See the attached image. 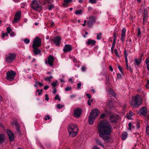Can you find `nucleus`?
Wrapping results in <instances>:
<instances>
[{
  "instance_id": "nucleus-1",
  "label": "nucleus",
  "mask_w": 149,
  "mask_h": 149,
  "mask_svg": "<svg viewBox=\"0 0 149 149\" xmlns=\"http://www.w3.org/2000/svg\"><path fill=\"white\" fill-rule=\"evenodd\" d=\"M112 131V126L109 122L104 120L100 122L98 127V132L100 136L104 141H108L110 139Z\"/></svg>"
},
{
  "instance_id": "nucleus-2",
  "label": "nucleus",
  "mask_w": 149,
  "mask_h": 149,
  "mask_svg": "<svg viewBox=\"0 0 149 149\" xmlns=\"http://www.w3.org/2000/svg\"><path fill=\"white\" fill-rule=\"evenodd\" d=\"M100 113L99 111L97 109H95L92 110L89 116V124L90 125L93 124L95 118L98 116Z\"/></svg>"
},
{
  "instance_id": "nucleus-3",
  "label": "nucleus",
  "mask_w": 149,
  "mask_h": 149,
  "mask_svg": "<svg viewBox=\"0 0 149 149\" xmlns=\"http://www.w3.org/2000/svg\"><path fill=\"white\" fill-rule=\"evenodd\" d=\"M68 130L69 135L72 137H74L77 135L78 129L75 124H71L68 127Z\"/></svg>"
},
{
  "instance_id": "nucleus-4",
  "label": "nucleus",
  "mask_w": 149,
  "mask_h": 149,
  "mask_svg": "<svg viewBox=\"0 0 149 149\" xmlns=\"http://www.w3.org/2000/svg\"><path fill=\"white\" fill-rule=\"evenodd\" d=\"M141 97L139 95H137L132 98L130 104L133 107H138L141 105Z\"/></svg>"
},
{
  "instance_id": "nucleus-5",
  "label": "nucleus",
  "mask_w": 149,
  "mask_h": 149,
  "mask_svg": "<svg viewBox=\"0 0 149 149\" xmlns=\"http://www.w3.org/2000/svg\"><path fill=\"white\" fill-rule=\"evenodd\" d=\"M16 57L15 53H10L7 55L5 59L7 63H11L13 62Z\"/></svg>"
},
{
  "instance_id": "nucleus-6",
  "label": "nucleus",
  "mask_w": 149,
  "mask_h": 149,
  "mask_svg": "<svg viewBox=\"0 0 149 149\" xmlns=\"http://www.w3.org/2000/svg\"><path fill=\"white\" fill-rule=\"evenodd\" d=\"M41 39L38 37L35 38L33 41L32 47L33 48H38L41 45Z\"/></svg>"
},
{
  "instance_id": "nucleus-7",
  "label": "nucleus",
  "mask_w": 149,
  "mask_h": 149,
  "mask_svg": "<svg viewBox=\"0 0 149 149\" xmlns=\"http://www.w3.org/2000/svg\"><path fill=\"white\" fill-rule=\"evenodd\" d=\"M7 76L6 79L10 81H12L14 79L16 75L15 72L11 70L10 71H8L6 73Z\"/></svg>"
},
{
  "instance_id": "nucleus-8",
  "label": "nucleus",
  "mask_w": 149,
  "mask_h": 149,
  "mask_svg": "<svg viewBox=\"0 0 149 149\" xmlns=\"http://www.w3.org/2000/svg\"><path fill=\"white\" fill-rule=\"evenodd\" d=\"M31 7L34 10H38V9L40 7L37 0H33L31 2Z\"/></svg>"
},
{
  "instance_id": "nucleus-9",
  "label": "nucleus",
  "mask_w": 149,
  "mask_h": 149,
  "mask_svg": "<svg viewBox=\"0 0 149 149\" xmlns=\"http://www.w3.org/2000/svg\"><path fill=\"white\" fill-rule=\"evenodd\" d=\"M21 12L20 11H19L16 12L15 14L14 19L13 22V23H18L20 19Z\"/></svg>"
},
{
  "instance_id": "nucleus-10",
  "label": "nucleus",
  "mask_w": 149,
  "mask_h": 149,
  "mask_svg": "<svg viewBox=\"0 0 149 149\" xmlns=\"http://www.w3.org/2000/svg\"><path fill=\"white\" fill-rule=\"evenodd\" d=\"M54 2L53 0H47V8L49 10H51L55 7L54 4L53 3Z\"/></svg>"
},
{
  "instance_id": "nucleus-11",
  "label": "nucleus",
  "mask_w": 149,
  "mask_h": 149,
  "mask_svg": "<svg viewBox=\"0 0 149 149\" xmlns=\"http://www.w3.org/2000/svg\"><path fill=\"white\" fill-rule=\"evenodd\" d=\"M7 132L10 141L11 142L13 141L15 139L14 134L11 131L8 130H7Z\"/></svg>"
},
{
  "instance_id": "nucleus-12",
  "label": "nucleus",
  "mask_w": 149,
  "mask_h": 149,
  "mask_svg": "<svg viewBox=\"0 0 149 149\" xmlns=\"http://www.w3.org/2000/svg\"><path fill=\"white\" fill-rule=\"evenodd\" d=\"M82 110L81 109L77 108L74 111V115L77 118L79 117L81 115Z\"/></svg>"
},
{
  "instance_id": "nucleus-13",
  "label": "nucleus",
  "mask_w": 149,
  "mask_h": 149,
  "mask_svg": "<svg viewBox=\"0 0 149 149\" xmlns=\"http://www.w3.org/2000/svg\"><path fill=\"white\" fill-rule=\"evenodd\" d=\"M89 19L87 22L88 27H91L93 25V23L95 21V18L94 17L91 16L89 17Z\"/></svg>"
},
{
  "instance_id": "nucleus-14",
  "label": "nucleus",
  "mask_w": 149,
  "mask_h": 149,
  "mask_svg": "<svg viewBox=\"0 0 149 149\" xmlns=\"http://www.w3.org/2000/svg\"><path fill=\"white\" fill-rule=\"evenodd\" d=\"M54 61V57L52 55H49L48 57V61H47L48 64L50 66L53 65V62Z\"/></svg>"
},
{
  "instance_id": "nucleus-15",
  "label": "nucleus",
  "mask_w": 149,
  "mask_h": 149,
  "mask_svg": "<svg viewBox=\"0 0 149 149\" xmlns=\"http://www.w3.org/2000/svg\"><path fill=\"white\" fill-rule=\"evenodd\" d=\"M148 17V11L146 9H145L143 12V24H145L147 22V19Z\"/></svg>"
},
{
  "instance_id": "nucleus-16",
  "label": "nucleus",
  "mask_w": 149,
  "mask_h": 149,
  "mask_svg": "<svg viewBox=\"0 0 149 149\" xmlns=\"http://www.w3.org/2000/svg\"><path fill=\"white\" fill-rule=\"evenodd\" d=\"M72 49V48L71 45H66L64 47L63 51L64 52H67L71 51Z\"/></svg>"
},
{
  "instance_id": "nucleus-17",
  "label": "nucleus",
  "mask_w": 149,
  "mask_h": 149,
  "mask_svg": "<svg viewBox=\"0 0 149 149\" xmlns=\"http://www.w3.org/2000/svg\"><path fill=\"white\" fill-rule=\"evenodd\" d=\"M61 40V38L59 36L56 37L54 40L53 41L55 45L57 46H59V44Z\"/></svg>"
},
{
  "instance_id": "nucleus-18",
  "label": "nucleus",
  "mask_w": 149,
  "mask_h": 149,
  "mask_svg": "<svg viewBox=\"0 0 149 149\" xmlns=\"http://www.w3.org/2000/svg\"><path fill=\"white\" fill-rule=\"evenodd\" d=\"M140 113L142 115L146 116L147 113V109L146 107H143L139 111Z\"/></svg>"
},
{
  "instance_id": "nucleus-19",
  "label": "nucleus",
  "mask_w": 149,
  "mask_h": 149,
  "mask_svg": "<svg viewBox=\"0 0 149 149\" xmlns=\"http://www.w3.org/2000/svg\"><path fill=\"white\" fill-rule=\"evenodd\" d=\"M126 32V29L125 28H123L121 31V38L120 40L121 41L123 42L124 41L125 37V33Z\"/></svg>"
},
{
  "instance_id": "nucleus-20",
  "label": "nucleus",
  "mask_w": 149,
  "mask_h": 149,
  "mask_svg": "<svg viewBox=\"0 0 149 149\" xmlns=\"http://www.w3.org/2000/svg\"><path fill=\"white\" fill-rule=\"evenodd\" d=\"M110 121L113 123H115L117 119V117L116 115H111L109 118Z\"/></svg>"
},
{
  "instance_id": "nucleus-21",
  "label": "nucleus",
  "mask_w": 149,
  "mask_h": 149,
  "mask_svg": "<svg viewBox=\"0 0 149 149\" xmlns=\"http://www.w3.org/2000/svg\"><path fill=\"white\" fill-rule=\"evenodd\" d=\"M12 124L13 125H15L17 131L19 133L20 131L19 128L20 127V125L17 122L14 121L12 123Z\"/></svg>"
},
{
  "instance_id": "nucleus-22",
  "label": "nucleus",
  "mask_w": 149,
  "mask_h": 149,
  "mask_svg": "<svg viewBox=\"0 0 149 149\" xmlns=\"http://www.w3.org/2000/svg\"><path fill=\"white\" fill-rule=\"evenodd\" d=\"M96 43V41L95 40H91L90 39H89L87 42L88 45H91L92 46H94Z\"/></svg>"
},
{
  "instance_id": "nucleus-23",
  "label": "nucleus",
  "mask_w": 149,
  "mask_h": 149,
  "mask_svg": "<svg viewBox=\"0 0 149 149\" xmlns=\"http://www.w3.org/2000/svg\"><path fill=\"white\" fill-rule=\"evenodd\" d=\"M135 63L134 64L135 65L139 66L142 61V58H139V59L135 58L134 59Z\"/></svg>"
},
{
  "instance_id": "nucleus-24",
  "label": "nucleus",
  "mask_w": 149,
  "mask_h": 149,
  "mask_svg": "<svg viewBox=\"0 0 149 149\" xmlns=\"http://www.w3.org/2000/svg\"><path fill=\"white\" fill-rule=\"evenodd\" d=\"M33 52L35 55H37L40 54L41 53L40 50L38 49V48H33Z\"/></svg>"
},
{
  "instance_id": "nucleus-25",
  "label": "nucleus",
  "mask_w": 149,
  "mask_h": 149,
  "mask_svg": "<svg viewBox=\"0 0 149 149\" xmlns=\"http://www.w3.org/2000/svg\"><path fill=\"white\" fill-rule=\"evenodd\" d=\"M5 139V137L4 134H0V143L3 142Z\"/></svg>"
},
{
  "instance_id": "nucleus-26",
  "label": "nucleus",
  "mask_w": 149,
  "mask_h": 149,
  "mask_svg": "<svg viewBox=\"0 0 149 149\" xmlns=\"http://www.w3.org/2000/svg\"><path fill=\"white\" fill-rule=\"evenodd\" d=\"M127 134L126 132L123 133L122 135V139L123 140H125L127 137Z\"/></svg>"
},
{
  "instance_id": "nucleus-27",
  "label": "nucleus",
  "mask_w": 149,
  "mask_h": 149,
  "mask_svg": "<svg viewBox=\"0 0 149 149\" xmlns=\"http://www.w3.org/2000/svg\"><path fill=\"white\" fill-rule=\"evenodd\" d=\"M126 63V67L127 70H129L130 72H132V69L131 68V67L130 66H128V61H127V63Z\"/></svg>"
},
{
  "instance_id": "nucleus-28",
  "label": "nucleus",
  "mask_w": 149,
  "mask_h": 149,
  "mask_svg": "<svg viewBox=\"0 0 149 149\" xmlns=\"http://www.w3.org/2000/svg\"><path fill=\"white\" fill-rule=\"evenodd\" d=\"M96 143L97 144L100 145L102 148H104V146L102 143L101 141L99 139H96Z\"/></svg>"
},
{
  "instance_id": "nucleus-29",
  "label": "nucleus",
  "mask_w": 149,
  "mask_h": 149,
  "mask_svg": "<svg viewBox=\"0 0 149 149\" xmlns=\"http://www.w3.org/2000/svg\"><path fill=\"white\" fill-rule=\"evenodd\" d=\"M124 56L125 57V60L126 63H127V61H128V59L127 58V56L128 55L127 53L126 52V50H125L124 51Z\"/></svg>"
},
{
  "instance_id": "nucleus-30",
  "label": "nucleus",
  "mask_w": 149,
  "mask_h": 149,
  "mask_svg": "<svg viewBox=\"0 0 149 149\" xmlns=\"http://www.w3.org/2000/svg\"><path fill=\"white\" fill-rule=\"evenodd\" d=\"M129 128L128 129L131 130L132 129H134V126L132 125L131 123H130L128 124Z\"/></svg>"
},
{
  "instance_id": "nucleus-31",
  "label": "nucleus",
  "mask_w": 149,
  "mask_h": 149,
  "mask_svg": "<svg viewBox=\"0 0 149 149\" xmlns=\"http://www.w3.org/2000/svg\"><path fill=\"white\" fill-rule=\"evenodd\" d=\"M109 93L111 95L115 97L116 96V94L113 91L112 89H110L109 91Z\"/></svg>"
},
{
  "instance_id": "nucleus-32",
  "label": "nucleus",
  "mask_w": 149,
  "mask_h": 149,
  "mask_svg": "<svg viewBox=\"0 0 149 149\" xmlns=\"http://www.w3.org/2000/svg\"><path fill=\"white\" fill-rule=\"evenodd\" d=\"M39 2L42 5H45L47 3V0H39Z\"/></svg>"
},
{
  "instance_id": "nucleus-33",
  "label": "nucleus",
  "mask_w": 149,
  "mask_h": 149,
  "mask_svg": "<svg viewBox=\"0 0 149 149\" xmlns=\"http://www.w3.org/2000/svg\"><path fill=\"white\" fill-rule=\"evenodd\" d=\"M137 36H138L141 37V29L140 28H139L137 29Z\"/></svg>"
},
{
  "instance_id": "nucleus-34",
  "label": "nucleus",
  "mask_w": 149,
  "mask_h": 149,
  "mask_svg": "<svg viewBox=\"0 0 149 149\" xmlns=\"http://www.w3.org/2000/svg\"><path fill=\"white\" fill-rule=\"evenodd\" d=\"M102 34V33H100L97 35L96 38L97 40H99L102 37L101 36Z\"/></svg>"
},
{
  "instance_id": "nucleus-35",
  "label": "nucleus",
  "mask_w": 149,
  "mask_h": 149,
  "mask_svg": "<svg viewBox=\"0 0 149 149\" xmlns=\"http://www.w3.org/2000/svg\"><path fill=\"white\" fill-rule=\"evenodd\" d=\"M82 13V10L81 9L75 12V14L77 15L78 14H81Z\"/></svg>"
},
{
  "instance_id": "nucleus-36",
  "label": "nucleus",
  "mask_w": 149,
  "mask_h": 149,
  "mask_svg": "<svg viewBox=\"0 0 149 149\" xmlns=\"http://www.w3.org/2000/svg\"><path fill=\"white\" fill-rule=\"evenodd\" d=\"M146 132L147 133V134L149 135V125L147 124L146 127Z\"/></svg>"
},
{
  "instance_id": "nucleus-37",
  "label": "nucleus",
  "mask_w": 149,
  "mask_h": 149,
  "mask_svg": "<svg viewBox=\"0 0 149 149\" xmlns=\"http://www.w3.org/2000/svg\"><path fill=\"white\" fill-rule=\"evenodd\" d=\"M72 1V0H64V5H67L68 3Z\"/></svg>"
},
{
  "instance_id": "nucleus-38",
  "label": "nucleus",
  "mask_w": 149,
  "mask_h": 149,
  "mask_svg": "<svg viewBox=\"0 0 149 149\" xmlns=\"http://www.w3.org/2000/svg\"><path fill=\"white\" fill-rule=\"evenodd\" d=\"M64 106V105H63L58 104L57 105V107L58 109H61Z\"/></svg>"
},
{
  "instance_id": "nucleus-39",
  "label": "nucleus",
  "mask_w": 149,
  "mask_h": 149,
  "mask_svg": "<svg viewBox=\"0 0 149 149\" xmlns=\"http://www.w3.org/2000/svg\"><path fill=\"white\" fill-rule=\"evenodd\" d=\"M93 102V100L92 99H90L88 100V104L90 106L91 105V103L92 102Z\"/></svg>"
},
{
  "instance_id": "nucleus-40",
  "label": "nucleus",
  "mask_w": 149,
  "mask_h": 149,
  "mask_svg": "<svg viewBox=\"0 0 149 149\" xmlns=\"http://www.w3.org/2000/svg\"><path fill=\"white\" fill-rule=\"evenodd\" d=\"M35 83H36V84H38L39 86H43L44 85L42 83H40V82H39L37 81H36Z\"/></svg>"
},
{
  "instance_id": "nucleus-41",
  "label": "nucleus",
  "mask_w": 149,
  "mask_h": 149,
  "mask_svg": "<svg viewBox=\"0 0 149 149\" xmlns=\"http://www.w3.org/2000/svg\"><path fill=\"white\" fill-rule=\"evenodd\" d=\"M7 30L8 33H10L11 31V29L10 27H8L7 28Z\"/></svg>"
},
{
  "instance_id": "nucleus-42",
  "label": "nucleus",
  "mask_w": 149,
  "mask_h": 149,
  "mask_svg": "<svg viewBox=\"0 0 149 149\" xmlns=\"http://www.w3.org/2000/svg\"><path fill=\"white\" fill-rule=\"evenodd\" d=\"M55 100H58L59 101H61V99L59 97V96L58 95H56L54 97Z\"/></svg>"
},
{
  "instance_id": "nucleus-43",
  "label": "nucleus",
  "mask_w": 149,
  "mask_h": 149,
  "mask_svg": "<svg viewBox=\"0 0 149 149\" xmlns=\"http://www.w3.org/2000/svg\"><path fill=\"white\" fill-rule=\"evenodd\" d=\"M118 69H119V70H120V72L122 73H123V70H122V68L121 66L120 65H118Z\"/></svg>"
},
{
  "instance_id": "nucleus-44",
  "label": "nucleus",
  "mask_w": 149,
  "mask_h": 149,
  "mask_svg": "<svg viewBox=\"0 0 149 149\" xmlns=\"http://www.w3.org/2000/svg\"><path fill=\"white\" fill-rule=\"evenodd\" d=\"M24 42L26 44H28L30 42V40L27 38H26L24 40Z\"/></svg>"
},
{
  "instance_id": "nucleus-45",
  "label": "nucleus",
  "mask_w": 149,
  "mask_h": 149,
  "mask_svg": "<svg viewBox=\"0 0 149 149\" xmlns=\"http://www.w3.org/2000/svg\"><path fill=\"white\" fill-rule=\"evenodd\" d=\"M36 92L37 93H38V95H40L41 94V93L42 92V90H40L39 89H37L36 90Z\"/></svg>"
},
{
  "instance_id": "nucleus-46",
  "label": "nucleus",
  "mask_w": 149,
  "mask_h": 149,
  "mask_svg": "<svg viewBox=\"0 0 149 149\" xmlns=\"http://www.w3.org/2000/svg\"><path fill=\"white\" fill-rule=\"evenodd\" d=\"M89 1L92 3L94 4L96 3L97 0H89Z\"/></svg>"
},
{
  "instance_id": "nucleus-47",
  "label": "nucleus",
  "mask_w": 149,
  "mask_h": 149,
  "mask_svg": "<svg viewBox=\"0 0 149 149\" xmlns=\"http://www.w3.org/2000/svg\"><path fill=\"white\" fill-rule=\"evenodd\" d=\"M56 82H53L51 84V85L53 87H55L56 86Z\"/></svg>"
},
{
  "instance_id": "nucleus-48",
  "label": "nucleus",
  "mask_w": 149,
  "mask_h": 149,
  "mask_svg": "<svg viewBox=\"0 0 149 149\" xmlns=\"http://www.w3.org/2000/svg\"><path fill=\"white\" fill-rule=\"evenodd\" d=\"M81 82H79L77 84V88L78 89L81 88Z\"/></svg>"
},
{
  "instance_id": "nucleus-49",
  "label": "nucleus",
  "mask_w": 149,
  "mask_h": 149,
  "mask_svg": "<svg viewBox=\"0 0 149 149\" xmlns=\"http://www.w3.org/2000/svg\"><path fill=\"white\" fill-rule=\"evenodd\" d=\"M86 69V67L85 66H83L81 67V70L82 72H84Z\"/></svg>"
},
{
  "instance_id": "nucleus-50",
  "label": "nucleus",
  "mask_w": 149,
  "mask_h": 149,
  "mask_svg": "<svg viewBox=\"0 0 149 149\" xmlns=\"http://www.w3.org/2000/svg\"><path fill=\"white\" fill-rule=\"evenodd\" d=\"M71 89V87H68L65 88V90L66 91H70Z\"/></svg>"
},
{
  "instance_id": "nucleus-51",
  "label": "nucleus",
  "mask_w": 149,
  "mask_h": 149,
  "mask_svg": "<svg viewBox=\"0 0 149 149\" xmlns=\"http://www.w3.org/2000/svg\"><path fill=\"white\" fill-rule=\"evenodd\" d=\"M146 65L149 64V57L147 58L146 60Z\"/></svg>"
},
{
  "instance_id": "nucleus-52",
  "label": "nucleus",
  "mask_w": 149,
  "mask_h": 149,
  "mask_svg": "<svg viewBox=\"0 0 149 149\" xmlns=\"http://www.w3.org/2000/svg\"><path fill=\"white\" fill-rule=\"evenodd\" d=\"M105 116V114L104 113H103L100 116V118L101 119L104 118Z\"/></svg>"
},
{
  "instance_id": "nucleus-53",
  "label": "nucleus",
  "mask_w": 149,
  "mask_h": 149,
  "mask_svg": "<svg viewBox=\"0 0 149 149\" xmlns=\"http://www.w3.org/2000/svg\"><path fill=\"white\" fill-rule=\"evenodd\" d=\"M114 52L115 53V54L116 56H117V57H118L119 56L118 55L117 50V49H115V50H114Z\"/></svg>"
},
{
  "instance_id": "nucleus-54",
  "label": "nucleus",
  "mask_w": 149,
  "mask_h": 149,
  "mask_svg": "<svg viewBox=\"0 0 149 149\" xmlns=\"http://www.w3.org/2000/svg\"><path fill=\"white\" fill-rule=\"evenodd\" d=\"M8 36V35L7 34V33H2V35H1V37H2V38H4L5 36Z\"/></svg>"
},
{
  "instance_id": "nucleus-55",
  "label": "nucleus",
  "mask_w": 149,
  "mask_h": 149,
  "mask_svg": "<svg viewBox=\"0 0 149 149\" xmlns=\"http://www.w3.org/2000/svg\"><path fill=\"white\" fill-rule=\"evenodd\" d=\"M118 35V33L115 32L113 34V38H115V37H116Z\"/></svg>"
},
{
  "instance_id": "nucleus-56",
  "label": "nucleus",
  "mask_w": 149,
  "mask_h": 149,
  "mask_svg": "<svg viewBox=\"0 0 149 149\" xmlns=\"http://www.w3.org/2000/svg\"><path fill=\"white\" fill-rule=\"evenodd\" d=\"M53 77L51 76L50 77H47V80H48L49 81H50L51 79Z\"/></svg>"
},
{
  "instance_id": "nucleus-57",
  "label": "nucleus",
  "mask_w": 149,
  "mask_h": 149,
  "mask_svg": "<svg viewBox=\"0 0 149 149\" xmlns=\"http://www.w3.org/2000/svg\"><path fill=\"white\" fill-rule=\"evenodd\" d=\"M10 35L11 36H13L15 34V33L13 32H11L10 33Z\"/></svg>"
},
{
  "instance_id": "nucleus-58",
  "label": "nucleus",
  "mask_w": 149,
  "mask_h": 149,
  "mask_svg": "<svg viewBox=\"0 0 149 149\" xmlns=\"http://www.w3.org/2000/svg\"><path fill=\"white\" fill-rule=\"evenodd\" d=\"M117 76L118 78V79L120 78L121 77V75L120 73L117 74Z\"/></svg>"
},
{
  "instance_id": "nucleus-59",
  "label": "nucleus",
  "mask_w": 149,
  "mask_h": 149,
  "mask_svg": "<svg viewBox=\"0 0 149 149\" xmlns=\"http://www.w3.org/2000/svg\"><path fill=\"white\" fill-rule=\"evenodd\" d=\"M146 87L149 88V80L147 81V84H146Z\"/></svg>"
},
{
  "instance_id": "nucleus-60",
  "label": "nucleus",
  "mask_w": 149,
  "mask_h": 149,
  "mask_svg": "<svg viewBox=\"0 0 149 149\" xmlns=\"http://www.w3.org/2000/svg\"><path fill=\"white\" fill-rule=\"evenodd\" d=\"M86 95L88 97V98H91V95L90 94L88 93Z\"/></svg>"
},
{
  "instance_id": "nucleus-61",
  "label": "nucleus",
  "mask_w": 149,
  "mask_h": 149,
  "mask_svg": "<svg viewBox=\"0 0 149 149\" xmlns=\"http://www.w3.org/2000/svg\"><path fill=\"white\" fill-rule=\"evenodd\" d=\"M136 127L137 128H139L140 127V124L139 123H137V124L136 125Z\"/></svg>"
},
{
  "instance_id": "nucleus-62",
  "label": "nucleus",
  "mask_w": 149,
  "mask_h": 149,
  "mask_svg": "<svg viewBox=\"0 0 149 149\" xmlns=\"http://www.w3.org/2000/svg\"><path fill=\"white\" fill-rule=\"evenodd\" d=\"M69 81L71 82L72 83H73V81L72 79L71 78H70L69 79Z\"/></svg>"
},
{
  "instance_id": "nucleus-63",
  "label": "nucleus",
  "mask_w": 149,
  "mask_h": 149,
  "mask_svg": "<svg viewBox=\"0 0 149 149\" xmlns=\"http://www.w3.org/2000/svg\"><path fill=\"white\" fill-rule=\"evenodd\" d=\"M109 68L111 72H112L113 71V69L112 67L111 66H110L109 67Z\"/></svg>"
},
{
  "instance_id": "nucleus-64",
  "label": "nucleus",
  "mask_w": 149,
  "mask_h": 149,
  "mask_svg": "<svg viewBox=\"0 0 149 149\" xmlns=\"http://www.w3.org/2000/svg\"><path fill=\"white\" fill-rule=\"evenodd\" d=\"M56 92V89H55V88H54V90H53V94H55V93Z\"/></svg>"
}]
</instances>
